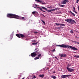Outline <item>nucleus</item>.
<instances>
[{"instance_id":"f257e3e1","label":"nucleus","mask_w":79,"mask_h":79,"mask_svg":"<svg viewBox=\"0 0 79 79\" xmlns=\"http://www.w3.org/2000/svg\"><path fill=\"white\" fill-rule=\"evenodd\" d=\"M56 45V46H58V47H61L62 48H71V49H72L73 50H78V49L75 47H73L71 46L67 45L64 44H62V45Z\"/></svg>"},{"instance_id":"f03ea898","label":"nucleus","mask_w":79,"mask_h":79,"mask_svg":"<svg viewBox=\"0 0 79 79\" xmlns=\"http://www.w3.org/2000/svg\"><path fill=\"white\" fill-rule=\"evenodd\" d=\"M7 17L10 18H15V19H19V16L18 15L12 14H8L7 15Z\"/></svg>"},{"instance_id":"7ed1b4c3","label":"nucleus","mask_w":79,"mask_h":79,"mask_svg":"<svg viewBox=\"0 0 79 79\" xmlns=\"http://www.w3.org/2000/svg\"><path fill=\"white\" fill-rule=\"evenodd\" d=\"M39 48H36L35 51H35V52H33L31 54V56H32V57H35V56H37V55H38V54H40V52L39 51Z\"/></svg>"},{"instance_id":"20e7f679","label":"nucleus","mask_w":79,"mask_h":79,"mask_svg":"<svg viewBox=\"0 0 79 79\" xmlns=\"http://www.w3.org/2000/svg\"><path fill=\"white\" fill-rule=\"evenodd\" d=\"M65 21L70 23V24H76V22L74 21V20L71 19H65Z\"/></svg>"},{"instance_id":"39448f33","label":"nucleus","mask_w":79,"mask_h":79,"mask_svg":"<svg viewBox=\"0 0 79 79\" xmlns=\"http://www.w3.org/2000/svg\"><path fill=\"white\" fill-rule=\"evenodd\" d=\"M16 35L18 37H19V38H21V37H22V38L25 37V36L23 34H16Z\"/></svg>"},{"instance_id":"423d86ee","label":"nucleus","mask_w":79,"mask_h":79,"mask_svg":"<svg viewBox=\"0 0 79 79\" xmlns=\"http://www.w3.org/2000/svg\"><path fill=\"white\" fill-rule=\"evenodd\" d=\"M70 76H71V75H63L61 77V78H62V79H64L66 77H68Z\"/></svg>"},{"instance_id":"0eeeda50","label":"nucleus","mask_w":79,"mask_h":79,"mask_svg":"<svg viewBox=\"0 0 79 79\" xmlns=\"http://www.w3.org/2000/svg\"><path fill=\"white\" fill-rule=\"evenodd\" d=\"M68 71H69V72H74V71L75 69H71L70 68H68V69H67Z\"/></svg>"},{"instance_id":"6e6552de","label":"nucleus","mask_w":79,"mask_h":79,"mask_svg":"<svg viewBox=\"0 0 79 79\" xmlns=\"http://www.w3.org/2000/svg\"><path fill=\"white\" fill-rule=\"evenodd\" d=\"M68 2H69L68 0H65L63 2H62L61 3L62 4H66V3H68Z\"/></svg>"},{"instance_id":"1a4fd4ad","label":"nucleus","mask_w":79,"mask_h":79,"mask_svg":"<svg viewBox=\"0 0 79 79\" xmlns=\"http://www.w3.org/2000/svg\"><path fill=\"white\" fill-rule=\"evenodd\" d=\"M59 56H60L61 58H62V57H66L67 56L66 54H59Z\"/></svg>"},{"instance_id":"9d476101","label":"nucleus","mask_w":79,"mask_h":79,"mask_svg":"<svg viewBox=\"0 0 79 79\" xmlns=\"http://www.w3.org/2000/svg\"><path fill=\"white\" fill-rule=\"evenodd\" d=\"M37 8H39V9H40V10L41 11H43V12H45V11L42 10V8H41V7H37Z\"/></svg>"},{"instance_id":"9b49d317","label":"nucleus","mask_w":79,"mask_h":79,"mask_svg":"<svg viewBox=\"0 0 79 79\" xmlns=\"http://www.w3.org/2000/svg\"><path fill=\"white\" fill-rule=\"evenodd\" d=\"M70 66H71V64H68V65L66 67L67 69L69 68V67Z\"/></svg>"},{"instance_id":"f8f14e48","label":"nucleus","mask_w":79,"mask_h":79,"mask_svg":"<svg viewBox=\"0 0 79 79\" xmlns=\"http://www.w3.org/2000/svg\"><path fill=\"white\" fill-rule=\"evenodd\" d=\"M69 13H71V15H73V16H75V15L73 13H72L71 11H69Z\"/></svg>"},{"instance_id":"ddd939ff","label":"nucleus","mask_w":79,"mask_h":79,"mask_svg":"<svg viewBox=\"0 0 79 79\" xmlns=\"http://www.w3.org/2000/svg\"><path fill=\"white\" fill-rule=\"evenodd\" d=\"M35 2H39V3H42L43 4V3H42V1L41 0H35Z\"/></svg>"},{"instance_id":"4468645a","label":"nucleus","mask_w":79,"mask_h":79,"mask_svg":"<svg viewBox=\"0 0 79 79\" xmlns=\"http://www.w3.org/2000/svg\"><path fill=\"white\" fill-rule=\"evenodd\" d=\"M39 76L40 77H42V78H43V77H44V74H42L41 75H40Z\"/></svg>"},{"instance_id":"2eb2a0df","label":"nucleus","mask_w":79,"mask_h":79,"mask_svg":"<svg viewBox=\"0 0 79 79\" xmlns=\"http://www.w3.org/2000/svg\"><path fill=\"white\" fill-rule=\"evenodd\" d=\"M74 57H75V58H79V56H76V55H75L73 56Z\"/></svg>"},{"instance_id":"dca6fc26","label":"nucleus","mask_w":79,"mask_h":79,"mask_svg":"<svg viewBox=\"0 0 79 79\" xmlns=\"http://www.w3.org/2000/svg\"><path fill=\"white\" fill-rule=\"evenodd\" d=\"M41 7L42 8H43V9L44 10H47V9L45 7L41 6Z\"/></svg>"},{"instance_id":"f3484780","label":"nucleus","mask_w":79,"mask_h":79,"mask_svg":"<svg viewBox=\"0 0 79 79\" xmlns=\"http://www.w3.org/2000/svg\"><path fill=\"white\" fill-rule=\"evenodd\" d=\"M38 43H39L38 42H36V43H33V45H37V44H38Z\"/></svg>"},{"instance_id":"a211bd4d","label":"nucleus","mask_w":79,"mask_h":79,"mask_svg":"<svg viewBox=\"0 0 79 79\" xmlns=\"http://www.w3.org/2000/svg\"><path fill=\"white\" fill-rule=\"evenodd\" d=\"M41 21H42V23L44 24H45V22L44 20H41Z\"/></svg>"},{"instance_id":"6ab92c4d","label":"nucleus","mask_w":79,"mask_h":79,"mask_svg":"<svg viewBox=\"0 0 79 79\" xmlns=\"http://www.w3.org/2000/svg\"><path fill=\"white\" fill-rule=\"evenodd\" d=\"M38 59H39V57H36L35 58H34V60H38Z\"/></svg>"},{"instance_id":"aec40b11","label":"nucleus","mask_w":79,"mask_h":79,"mask_svg":"<svg viewBox=\"0 0 79 79\" xmlns=\"http://www.w3.org/2000/svg\"><path fill=\"white\" fill-rule=\"evenodd\" d=\"M51 77H52V78H53V79H56V77L55 76H52Z\"/></svg>"},{"instance_id":"412c9836","label":"nucleus","mask_w":79,"mask_h":79,"mask_svg":"<svg viewBox=\"0 0 79 79\" xmlns=\"http://www.w3.org/2000/svg\"><path fill=\"white\" fill-rule=\"evenodd\" d=\"M46 11H47L48 12H51V11H52V10H47V9Z\"/></svg>"},{"instance_id":"4be33fe9","label":"nucleus","mask_w":79,"mask_h":79,"mask_svg":"<svg viewBox=\"0 0 79 79\" xmlns=\"http://www.w3.org/2000/svg\"><path fill=\"white\" fill-rule=\"evenodd\" d=\"M55 9V10H59V9H60L58 7L57 8H55V9Z\"/></svg>"},{"instance_id":"5701e85b","label":"nucleus","mask_w":79,"mask_h":79,"mask_svg":"<svg viewBox=\"0 0 79 79\" xmlns=\"http://www.w3.org/2000/svg\"><path fill=\"white\" fill-rule=\"evenodd\" d=\"M60 26H65V24L63 23H62V24L60 23Z\"/></svg>"},{"instance_id":"b1692460","label":"nucleus","mask_w":79,"mask_h":79,"mask_svg":"<svg viewBox=\"0 0 79 79\" xmlns=\"http://www.w3.org/2000/svg\"><path fill=\"white\" fill-rule=\"evenodd\" d=\"M56 26H60V23H56Z\"/></svg>"},{"instance_id":"393cba45","label":"nucleus","mask_w":79,"mask_h":79,"mask_svg":"<svg viewBox=\"0 0 79 79\" xmlns=\"http://www.w3.org/2000/svg\"><path fill=\"white\" fill-rule=\"evenodd\" d=\"M35 13H36V11H35L32 12V14H33V15H34V14H35Z\"/></svg>"},{"instance_id":"a878e982","label":"nucleus","mask_w":79,"mask_h":79,"mask_svg":"<svg viewBox=\"0 0 79 79\" xmlns=\"http://www.w3.org/2000/svg\"><path fill=\"white\" fill-rule=\"evenodd\" d=\"M33 33H34V34H37L39 33V32L37 31H34Z\"/></svg>"},{"instance_id":"bb28decb","label":"nucleus","mask_w":79,"mask_h":79,"mask_svg":"<svg viewBox=\"0 0 79 79\" xmlns=\"http://www.w3.org/2000/svg\"><path fill=\"white\" fill-rule=\"evenodd\" d=\"M70 33H72V34H73V33H74V32H73V31L72 30H71L70 31Z\"/></svg>"},{"instance_id":"cd10ccee","label":"nucleus","mask_w":79,"mask_h":79,"mask_svg":"<svg viewBox=\"0 0 79 79\" xmlns=\"http://www.w3.org/2000/svg\"><path fill=\"white\" fill-rule=\"evenodd\" d=\"M60 6L61 7H64V5H60Z\"/></svg>"},{"instance_id":"c85d7f7f","label":"nucleus","mask_w":79,"mask_h":79,"mask_svg":"<svg viewBox=\"0 0 79 79\" xmlns=\"http://www.w3.org/2000/svg\"><path fill=\"white\" fill-rule=\"evenodd\" d=\"M40 56H41V54H39L38 55V57H40Z\"/></svg>"},{"instance_id":"c756f323","label":"nucleus","mask_w":79,"mask_h":79,"mask_svg":"<svg viewBox=\"0 0 79 79\" xmlns=\"http://www.w3.org/2000/svg\"><path fill=\"white\" fill-rule=\"evenodd\" d=\"M35 78H36V77L35 76H34V77L32 78V79H35Z\"/></svg>"},{"instance_id":"7c9ffc66","label":"nucleus","mask_w":79,"mask_h":79,"mask_svg":"<svg viewBox=\"0 0 79 79\" xmlns=\"http://www.w3.org/2000/svg\"><path fill=\"white\" fill-rule=\"evenodd\" d=\"M73 10V11H74V12H75V13L77 14V12H76V11L75 10Z\"/></svg>"},{"instance_id":"2f4dec72","label":"nucleus","mask_w":79,"mask_h":79,"mask_svg":"<svg viewBox=\"0 0 79 79\" xmlns=\"http://www.w3.org/2000/svg\"><path fill=\"white\" fill-rule=\"evenodd\" d=\"M73 42H75V43H77V44H79V42H77L76 41H73Z\"/></svg>"},{"instance_id":"473e14b6","label":"nucleus","mask_w":79,"mask_h":79,"mask_svg":"<svg viewBox=\"0 0 79 79\" xmlns=\"http://www.w3.org/2000/svg\"><path fill=\"white\" fill-rule=\"evenodd\" d=\"M34 5L35 6H38V5H36V4H34Z\"/></svg>"},{"instance_id":"72a5a7b5","label":"nucleus","mask_w":79,"mask_h":79,"mask_svg":"<svg viewBox=\"0 0 79 79\" xmlns=\"http://www.w3.org/2000/svg\"><path fill=\"white\" fill-rule=\"evenodd\" d=\"M79 0H77L76 1V3H78V2H79Z\"/></svg>"},{"instance_id":"f704fd0d","label":"nucleus","mask_w":79,"mask_h":79,"mask_svg":"<svg viewBox=\"0 0 79 79\" xmlns=\"http://www.w3.org/2000/svg\"><path fill=\"white\" fill-rule=\"evenodd\" d=\"M55 49H53V50H52V51L53 52H55Z\"/></svg>"},{"instance_id":"c9c22d12","label":"nucleus","mask_w":79,"mask_h":79,"mask_svg":"<svg viewBox=\"0 0 79 79\" xmlns=\"http://www.w3.org/2000/svg\"><path fill=\"white\" fill-rule=\"evenodd\" d=\"M40 15H42L44 16V17H45V15H43V14H40Z\"/></svg>"},{"instance_id":"e433bc0d","label":"nucleus","mask_w":79,"mask_h":79,"mask_svg":"<svg viewBox=\"0 0 79 79\" xmlns=\"http://www.w3.org/2000/svg\"><path fill=\"white\" fill-rule=\"evenodd\" d=\"M32 42H36V41H35V40H32Z\"/></svg>"},{"instance_id":"4c0bfd02","label":"nucleus","mask_w":79,"mask_h":79,"mask_svg":"<svg viewBox=\"0 0 79 79\" xmlns=\"http://www.w3.org/2000/svg\"><path fill=\"white\" fill-rule=\"evenodd\" d=\"M73 10H76V9H75V7L74 6L73 7Z\"/></svg>"},{"instance_id":"58836bf2","label":"nucleus","mask_w":79,"mask_h":79,"mask_svg":"<svg viewBox=\"0 0 79 79\" xmlns=\"http://www.w3.org/2000/svg\"><path fill=\"white\" fill-rule=\"evenodd\" d=\"M51 10H52V11H55V9H52Z\"/></svg>"},{"instance_id":"ea45409f","label":"nucleus","mask_w":79,"mask_h":79,"mask_svg":"<svg viewBox=\"0 0 79 79\" xmlns=\"http://www.w3.org/2000/svg\"><path fill=\"white\" fill-rule=\"evenodd\" d=\"M22 19H24V17H22Z\"/></svg>"},{"instance_id":"a19ab883","label":"nucleus","mask_w":79,"mask_h":79,"mask_svg":"<svg viewBox=\"0 0 79 79\" xmlns=\"http://www.w3.org/2000/svg\"><path fill=\"white\" fill-rule=\"evenodd\" d=\"M53 73H56V72L54 71H53Z\"/></svg>"},{"instance_id":"79ce46f5","label":"nucleus","mask_w":79,"mask_h":79,"mask_svg":"<svg viewBox=\"0 0 79 79\" xmlns=\"http://www.w3.org/2000/svg\"><path fill=\"white\" fill-rule=\"evenodd\" d=\"M78 9L79 10V6H78Z\"/></svg>"},{"instance_id":"37998d69","label":"nucleus","mask_w":79,"mask_h":79,"mask_svg":"<svg viewBox=\"0 0 79 79\" xmlns=\"http://www.w3.org/2000/svg\"><path fill=\"white\" fill-rule=\"evenodd\" d=\"M11 35H13V34H11Z\"/></svg>"},{"instance_id":"c03bdc74","label":"nucleus","mask_w":79,"mask_h":79,"mask_svg":"<svg viewBox=\"0 0 79 79\" xmlns=\"http://www.w3.org/2000/svg\"><path fill=\"white\" fill-rule=\"evenodd\" d=\"M34 8H36V7H34Z\"/></svg>"},{"instance_id":"a18cd8bd","label":"nucleus","mask_w":79,"mask_h":79,"mask_svg":"<svg viewBox=\"0 0 79 79\" xmlns=\"http://www.w3.org/2000/svg\"><path fill=\"white\" fill-rule=\"evenodd\" d=\"M74 52V53H76V52Z\"/></svg>"},{"instance_id":"49530a36","label":"nucleus","mask_w":79,"mask_h":79,"mask_svg":"<svg viewBox=\"0 0 79 79\" xmlns=\"http://www.w3.org/2000/svg\"><path fill=\"white\" fill-rule=\"evenodd\" d=\"M22 79H24V78H22Z\"/></svg>"},{"instance_id":"de8ad7c7","label":"nucleus","mask_w":79,"mask_h":79,"mask_svg":"<svg viewBox=\"0 0 79 79\" xmlns=\"http://www.w3.org/2000/svg\"><path fill=\"white\" fill-rule=\"evenodd\" d=\"M55 57L56 58H57V57Z\"/></svg>"},{"instance_id":"09e8293b","label":"nucleus","mask_w":79,"mask_h":79,"mask_svg":"<svg viewBox=\"0 0 79 79\" xmlns=\"http://www.w3.org/2000/svg\"><path fill=\"white\" fill-rule=\"evenodd\" d=\"M76 38H77V37H75Z\"/></svg>"},{"instance_id":"8fccbe9b","label":"nucleus","mask_w":79,"mask_h":79,"mask_svg":"<svg viewBox=\"0 0 79 79\" xmlns=\"http://www.w3.org/2000/svg\"><path fill=\"white\" fill-rule=\"evenodd\" d=\"M30 56V55H29V56Z\"/></svg>"}]
</instances>
